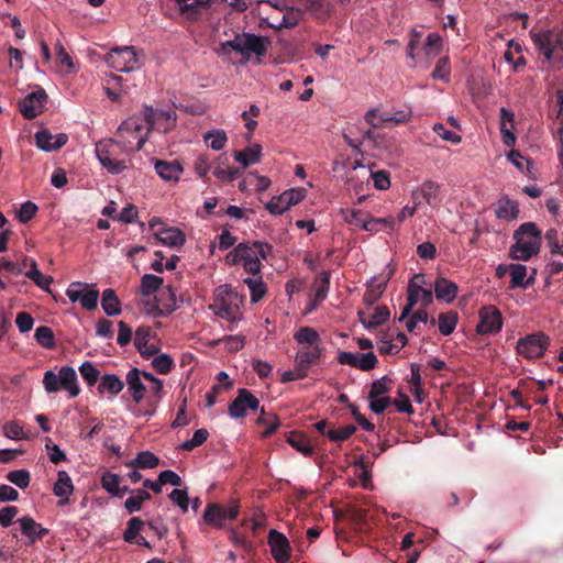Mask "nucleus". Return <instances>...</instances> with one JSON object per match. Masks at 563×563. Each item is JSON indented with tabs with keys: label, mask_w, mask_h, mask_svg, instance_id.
Segmentation results:
<instances>
[{
	"label": "nucleus",
	"mask_w": 563,
	"mask_h": 563,
	"mask_svg": "<svg viewBox=\"0 0 563 563\" xmlns=\"http://www.w3.org/2000/svg\"><path fill=\"white\" fill-rule=\"evenodd\" d=\"M516 243L510 247V255L515 260L528 261L539 253L541 232L533 222L522 223L514 233Z\"/></svg>",
	"instance_id": "7ed1b4c3"
},
{
	"label": "nucleus",
	"mask_w": 563,
	"mask_h": 563,
	"mask_svg": "<svg viewBox=\"0 0 563 563\" xmlns=\"http://www.w3.org/2000/svg\"><path fill=\"white\" fill-rule=\"evenodd\" d=\"M356 427L354 424H347L340 429H329L327 432V437L329 440L333 442H340L347 440L351 435L356 432Z\"/></svg>",
	"instance_id": "6e6d98bb"
},
{
	"label": "nucleus",
	"mask_w": 563,
	"mask_h": 563,
	"mask_svg": "<svg viewBox=\"0 0 563 563\" xmlns=\"http://www.w3.org/2000/svg\"><path fill=\"white\" fill-rule=\"evenodd\" d=\"M79 372L88 386H93L99 380L100 372L91 362H84L79 366Z\"/></svg>",
	"instance_id": "603ef678"
},
{
	"label": "nucleus",
	"mask_w": 563,
	"mask_h": 563,
	"mask_svg": "<svg viewBox=\"0 0 563 563\" xmlns=\"http://www.w3.org/2000/svg\"><path fill=\"white\" fill-rule=\"evenodd\" d=\"M336 360L342 365H350L364 372L375 368L378 362L373 352L360 354L342 351L339 352Z\"/></svg>",
	"instance_id": "ddd939ff"
},
{
	"label": "nucleus",
	"mask_w": 563,
	"mask_h": 563,
	"mask_svg": "<svg viewBox=\"0 0 563 563\" xmlns=\"http://www.w3.org/2000/svg\"><path fill=\"white\" fill-rule=\"evenodd\" d=\"M212 168L210 157L206 154L199 155L194 162V169L198 177L207 180L208 174Z\"/></svg>",
	"instance_id": "13d9d810"
},
{
	"label": "nucleus",
	"mask_w": 563,
	"mask_h": 563,
	"mask_svg": "<svg viewBox=\"0 0 563 563\" xmlns=\"http://www.w3.org/2000/svg\"><path fill=\"white\" fill-rule=\"evenodd\" d=\"M324 351V346L299 347L295 354L296 367H299L308 376L310 368L320 363Z\"/></svg>",
	"instance_id": "2eb2a0df"
},
{
	"label": "nucleus",
	"mask_w": 563,
	"mask_h": 563,
	"mask_svg": "<svg viewBox=\"0 0 563 563\" xmlns=\"http://www.w3.org/2000/svg\"><path fill=\"white\" fill-rule=\"evenodd\" d=\"M433 291L438 300L450 303L456 298L459 286L448 278L438 277L433 285Z\"/></svg>",
	"instance_id": "5701e85b"
},
{
	"label": "nucleus",
	"mask_w": 563,
	"mask_h": 563,
	"mask_svg": "<svg viewBox=\"0 0 563 563\" xmlns=\"http://www.w3.org/2000/svg\"><path fill=\"white\" fill-rule=\"evenodd\" d=\"M427 287L426 276L422 273L415 274L408 283L407 295L420 298L421 288Z\"/></svg>",
	"instance_id": "4d7b16f0"
},
{
	"label": "nucleus",
	"mask_w": 563,
	"mask_h": 563,
	"mask_svg": "<svg viewBox=\"0 0 563 563\" xmlns=\"http://www.w3.org/2000/svg\"><path fill=\"white\" fill-rule=\"evenodd\" d=\"M128 390L133 400L139 404L144 398L146 388L141 380V371L136 367L131 368L126 374Z\"/></svg>",
	"instance_id": "bb28decb"
},
{
	"label": "nucleus",
	"mask_w": 563,
	"mask_h": 563,
	"mask_svg": "<svg viewBox=\"0 0 563 563\" xmlns=\"http://www.w3.org/2000/svg\"><path fill=\"white\" fill-rule=\"evenodd\" d=\"M154 234L158 242L170 247L183 246L186 242L183 231L174 227H162Z\"/></svg>",
	"instance_id": "4be33fe9"
},
{
	"label": "nucleus",
	"mask_w": 563,
	"mask_h": 563,
	"mask_svg": "<svg viewBox=\"0 0 563 563\" xmlns=\"http://www.w3.org/2000/svg\"><path fill=\"white\" fill-rule=\"evenodd\" d=\"M532 42L540 55H543L548 63L554 59L559 49V33L553 31H540L531 34Z\"/></svg>",
	"instance_id": "f8f14e48"
},
{
	"label": "nucleus",
	"mask_w": 563,
	"mask_h": 563,
	"mask_svg": "<svg viewBox=\"0 0 563 563\" xmlns=\"http://www.w3.org/2000/svg\"><path fill=\"white\" fill-rule=\"evenodd\" d=\"M168 497L174 504H176L183 510V512H186L188 510L189 497L185 489H173Z\"/></svg>",
	"instance_id": "0e129e2a"
},
{
	"label": "nucleus",
	"mask_w": 563,
	"mask_h": 563,
	"mask_svg": "<svg viewBox=\"0 0 563 563\" xmlns=\"http://www.w3.org/2000/svg\"><path fill=\"white\" fill-rule=\"evenodd\" d=\"M271 553L277 563H286L291 555V547L284 533L272 529L268 532Z\"/></svg>",
	"instance_id": "dca6fc26"
},
{
	"label": "nucleus",
	"mask_w": 563,
	"mask_h": 563,
	"mask_svg": "<svg viewBox=\"0 0 563 563\" xmlns=\"http://www.w3.org/2000/svg\"><path fill=\"white\" fill-rule=\"evenodd\" d=\"M375 188L386 190L390 187L389 173L386 170L371 172Z\"/></svg>",
	"instance_id": "338daca9"
},
{
	"label": "nucleus",
	"mask_w": 563,
	"mask_h": 563,
	"mask_svg": "<svg viewBox=\"0 0 563 563\" xmlns=\"http://www.w3.org/2000/svg\"><path fill=\"white\" fill-rule=\"evenodd\" d=\"M390 278V273L388 274V276L385 278V279H379L377 277H374L371 283L367 285V289L364 294V302L366 305H373L375 303L379 298L380 296L383 295V292L385 291L386 287H387V283Z\"/></svg>",
	"instance_id": "7c9ffc66"
},
{
	"label": "nucleus",
	"mask_w": 563,
	"mask_h": 563,
	"mask_svg": "<svg viewBox=\"0 0 563 563\" xmlns=\"http://www.w3.org/2000/svg\"><path fill=\"white\" fill-rule=\"evenodd\" d=\"M287 442L305 456H311L313 454V448L310 444L309 439L301 432H290L287 438Z\"/></svg>",
	"instance_id": "c9c22d12"
},
{
	"label": "nucleus",
	"mask_w": 563,
	"mask_h": 563,
	"mask_svg": "<svg viewBox=\"0 0 563 563\" xmlns=\"http://www.w3.org/2000/svg\"><path fill=\"white\" fill-rule=\"evenodd\" d=\"M451 75V65L449 56L441 57L431 73V77L435 80L449 81Z\"/></svg>",
	"instance_id": "49530a36"
},
{
	"label": "nucleus",
	"mask_w": 563,
	"mask_h": 563,
	"mask_svg": "<svg viewBox=\"0 0 563 563\" xmlns=\"http://www.w3.org/2000/svg\"><path fill=\"white\" fill-rule=\"evenodd\" d=\"M459 322V314L456 311H448L439 314L438 323L439 331L442 335H450L454 332Z\"/></svg>",
	"instance_id": "4c0bfd02"
},
{
	"label": "nucleus",
	"mask_w": 563,
	"mask_h": 563,
	"mask_svg": "<svg viewBox=\"0 0 563 563\" xmlns=\"http://www.w3.org/2000/svg\"><path fill=\"white\" fill-rule=\"evenodd\" d=\"M510 288H526L525 278L527 276V267L521 264L510 266Z\"/></svg>",
	"instance_id": "de8ad7c7"
},
{
	"label": "nucleus",
	"mask_w": 563,
	"mask_h": 563,
	"mask_svg": "<svg viewBox=\"0 0 563 563\" xmlns=\"http://www.w3.org/2000/svg\"><path fill=\"white\" fill-rule=\"evenodd\" d=\"M256 422L257 424L266 427L263 432L264 438L273 435L280 424L278 417L274 413L266 415L264 408L261 409V416L257 418Z\"/></svg>",
	"instance_id": "79ce46f5"
},
{
	"label": "nucleus",
	"mask_w": 563,
	"mask_h": 563,
	"mask_svg": "<svg viewBox=\"0 0 563 563\" xmlns=\"http://www.w3.org/2000/svg\"><path fill=\"white\" fill-rule=\"evenodd\" d=\"M133 152L134 146L118 137L102 140L96 144V154L100 164L113 175L121 174L129 167Z\"/></svg>",
	"instance_id": "f257e3e1"
},
{
	"label": "nucleus",
	"mask_w": 563,
	"mask_h": 563,
	"mask_svg": "<svg viewBox=\"0 0 563 563\" xmlns=\"http://www.w3.org/2000/svg\"><path fill=\"white\" fill-rule=\"evenodd\" d=\"M46 100L47 95L44 89H38L29 93L19 103L21 114L27 120L36 118L42 113Z\"/></svg>",
	"instance_id": "4468645a"
},
{
	"label": "nucleus",
	"mask_w": 563,
	"mask_h": 563,
	"mask_svg": "<svg viewBox=\"0 0 563 563\" xmlns=\"http://www.w3.org/2000/svg\"><path fill=\"white\" fill-rule=\"evenodd\" d=\"M479 322L476 332L481 335L496 334L503 328V316L495 306H484L481 308Z\"/></svg>",
	"instance_id": "9d476101"
},
{
	"label": "nucleus",
	"mask_w": 563,
	"mask_h": 563,
	"mask_svg": "<svg viewBox=\"0 0 563 563\" xmlns=\"http://www.w3.org/2000/svg\"><path fill=\"white\" fill-rule=\"evenodd\" d=\"M203 140L207 146L211 147L214 151H220L224 147L228 137L223 130L218 129L207 132L203 135Z\"/></svg>",
	"instance_id": "c03bdc74"
},
{
	"label": "nucleus",
	"mask_w": 563,
	"mask_h": 563,
	"mask_svg": "<svg viewBox=\"0 0 563 563\" xmlns=\"http://www.w3.org/2000/svg\"><path fill=\"white\" fill-rule=\"evenodd\" d=\"M99 291L97 289H90L82 292L80 298V305L84 309L91 311L98 306Z\"/></svg>",
	"instance_id": "69168bd1"
},
{
	"label": "nucleus",
	"mask_w": 563,
	"mask_h": 563,
	"mask_svg": "<svg viewBox=\"0 0 563 563\" xmlns=\"http://www.w3.org/2000/svg\"><path fill=\"white\" fill-rule=\"evenodd\" d=\"M37 211L38 208L34 202L26 201L22 203L18 212L20 222L27 223L31 219H33L36 216Z\"/></svg>",
	"instance_id": "680f3d73"
},
{
	"label": "nucleus",
	"mask_w": 563,
	"mask_h": 563,
	"mask_svg": "<svg viewBox=\"0 0 563 563\" xmlns=\"http://www.w3.org/2000/svg\"><path fill=\"white\" fill-rule=\"evenodd\" d=\"M43 385L48 394L57 393L63 387L59 374L57 375L53 371H46L44 373Z\"/></svg>",
	"instance_id": "bf43d9fd"
},
{
	"label": "nucleus",
	"mask_w": 563,
	"mask_h": 563,
	"mask_svg": "<svg viewBox=\"0 0 563 563\" xmlns=\"http://www.w3.org/2000/svg\"><path fill=\"white\" fill-rule=\"evenodd\" d=\"M7 479L19 488L24 489L30 485L31 475L26 470H16L9 472L7 474Z\"/></svg>",
	"instance_id": "864d4df0"
},
{
	"label": "nucleus",
	"mask_w": 563,
	"mask_h": 563,
	"mask_svg": "<svg viewBox=\"0 0 563 563\" xmlns=\"http://www.w3.org/2000/svg\"><path fill=\"white\" fill-rule=\"evenodd\" d=\"M177 114L174 110H158L152 107H145L144 121L147 124V132L157 130L167 133L176 125Z\"/></svg>",
	"instance_id": "423d86ee"
},
{
	"label": "nucleus",
	"mask_w": 563,
	"mask_h": 563,
	"mask_svg": "<svg viewBox=\"0 0 563 563\" xmlns=\"http://www.w3.org/2000/svg\"><path fill=\"white\" fill-rule=\"evenodd\" d=\"M59 377L62 386L68 390L71 398L78 396L80 388L77 385V374L71 366H63L59 369Z\"/></svg>",
	"instance_id": "2f4dec72"
},
{
	"label": "nucleus",
	"mask_w": 563,
	"mask_h": 563,
	"mask_svg": "<svg viewBox=\"0 0 563 563\" xmlns=\"http://www.w3.org/2000/svg\"><path fill=\"white\" fill-rule=\"evenodd\" d=\"M233 157L235 162L241 164V169L247 168L249 166L256 164L262 157V146L260 144H253L245 147L242 151H234Z\"/></svg>",
	"instance_id": "a878e982"
},
{
	"label": "nucleus",
	"mask_w": 563,
	"mask_h": 563,
	"mask_svg": "<svg viewBox=\"0 0 563 563\" xmlns=\"http://www.w3.org/2000/svg\"><path fill=\"white\" fill-rule=\"evenodd\" d=\"M307 190L305 188H291L285 190L277 197H273L267 203L266 209L272 214H282L288 210L291 206H295L302 201L306 197Z\"/></svg>",
	"instance_id": "1a4fd4ad"
},
{
	"label": "nucleus",
	"mask_w": 563,
	"mask_h": 563,
	"mask_svg": "<svg viewBox=\"0 0 563 563\" xmlns=\"http://www.w3.org/2000/svg\"><path fill=\"white\" fill-rule=\"evenodd\" d=\"M209 437L207 429H198L195 431L192 438L180 444V449L184 451H192L195 448L202 445Z\"/></svg>",
	"instance_id": "3c124183"
},
{
	"label": "nucleus",
	"mask_w": 563,
	"mask_h": 563,
	"mask_svg": "<svg viewBox=\"0 0 563 563\" xmlns=\"http://www.w3.org/2000/svg\"><path fill=\"white\" fill-rule=\"evenodd\" d=\"M74 490V485L70 476L65 471H59L57 474V481L54 484L53 493L59 498H66L69 501V496Z\"/></svg>",
	"instance_id": "473e14b6"
},
{
	"label": "nucleus",
	"mask_w": 563,
	"mask_h": 563,
	"mask_svg": "<svg viewBox=\"0 0 563 563\" xmlns=\"http://www.w3.org/2000/svg\"><path fill=\"white\" fill-rule=\"evenodd\" d=\"M224 343L229 352H238L244 346V338L241 335H227L219 340Z\"/></svg>",
	"instance_id": "774afa93"
},
{
	"label": "nucleus",
	"mask_w": 563,
	"mask_h": 563,
	"mask_svg": "<svg viewBox=\"0 0 563 563\" xmlns=\"http://www.w3.org/2000/svg\"><path fill=\"white\" fill-rule=\"evenodd\" d=\"M144 122V118H128L119 126L117 131V137L120 141L129 142V145L134 146V152L142 150L147 140V133L142 134Z\"/></svg>",
	"instance_id": "39448f33"
},
{
	"label": "nucleus",
	"mask_w": 563,
	"mask_h": 563,
	"mask_svg": "<svg viewBox=\"0 0 563 563\" xmlns=\"http://www.w3.org/2000/svg\"><path fill=\"white\" fill-rule=\"evenodd\" d=\"M294 340L300 345L306 346H323L318 331L311 327H301L294 333Z\"/></svg>",
	"instance_id": "c85d7f7f"
},
{
	"label": "nucleus",
	"mask_w": 563,
	"mask_h": 563,
	"mask_svg": "<svg viewBox=\"0 0 563 563\" xmlns=\"http://www.w3.org/2000/svg\"><path fill=\"white\" fill-rule=\"evenodd\" d=\"M145 526V522L140 517H132L123 532V540L130 544H137L147 549H152L151 543L142 536L140 531Z\"/></svg>",
	"instance_id": "412c9836"
},
{
	"label": "nucleus",
	"mask_w": 563,
	"mask_h": 563,
	"mask_svg": "<svg viewBox=\"0 0 563 563\" xmlns=\"http://www.w3.org/2000/svg\"><path fill=\"white\" fill-rule=\"evenodd\" d=\"M390 316L389 309L386 306L376 307L374 312L369 316L368 320L361 319L363 325L367 329H374L385 323Z\"/></svg>",
	"instance_id": "a19ab883"
},
{
	"label": "nucleus",
	"mask_w": 563,
	"mask_h": 563,
	"mask_svg": "<svg viewBox=\"0 0 563 563\" xmlns=\"http://www.w3.org/2000/svg\"><path fill=\"white\" fill-rule=\"evenodd\" d=\"M159 464V459L150 451L140 452L136 457L128 463V466L134 468H154Z\"/></svg>",
	"instance_id": "ea45409f"
},
{
	"label": "nucleus",
	"mask_w": 563,
	"mask_h": 563,
	"mask_svg": "<svg viewBox=\"0 0 563 563\" xmlns=\"http://www.w3.org/2000/svg\"><path fill=\"white\" fill-rule=\"evenodd\" d=\"M369 217V214L363 212L362 210H351L346 216L345 220L347 223L355 225L361 229H368V225L366 224V220Z\"/></svg>",
	"instance_id": "052dcab7"
},
{
	"label": "nucleus",
	"mask_w": 563,
	"mask_h": 563,
	"mask_svg": "<svg viewBox=\"0 0 563 563\" xmlns=\"http://www.w3.org/2000/svg\"><path fill=\"white\" fill-rule=\"evenodd\" d=\"M34 338L36 342L45 349H53L55 346L53 330L46 325L38 327L35 330Z\"/></svg>",
	"instance_id": "a18cd8bd"
},
{
	"label": "nucleus",
	"mask_w": 563,
	"mask_h": 563,
	"mask_svg": "<svg viewBox=\"0 0 563 563\" xmlns=\"http://www.w3.org/2000/svg\"><path fill=\"white\" fill-rule=\"evenodd\" d=\"M548 345L549 338L544 333H532L518 341L517 352L526 358H539L543 356Z\"/></svg>",
	"instance_id": "6e6552de"
},
{
	"label": "nucleus",
	"mask_w": 563,
	"mask_h": 563,
	"mask_svg": "<svg viewBox=\"0 0 563 563\" xmlns=\"http://www.w3.org/2000/svg\"><path fill=\"white\" fill-rule=\"evenodd\" d=\"M269 43V40L264 36L252 33H238L233 40L220 44L218 54L229 55L231 51H234L243 57V63H246L252 55H256L257 57L264 56Z\"/></svg>",
	"instance_id": "f03ea898"
},
{
	"label": "nucleus",
	"mask_w": 563,
	"mask_h": 563,
	"mask_svg": "<svg viewBox=\"0 0 563 563\" xmlns=\"http://www.w3.org/2000/svg\"><path fill=\"white\" fill-rule=\"evenodd\" d=\"M155 170L165 180H178L183 166L177 161H156Z\"/></svg>",
	"instance_id": "c756f323"
},
{
	"label": "nucleus",
	"mask_w": 563,
	"mask_h": 563,
	"mask_svg": "<svg viewBox=\"0 0 563 563\" xmlns=\"http://www.w3.org/2000/svg\"><path fill=\"white\" fill-rule=\"evenodd\" d=\"M101 307L107 316L121 313V302L113 289L108 288L102 292Z\"/></svg>",
	"instance_id": "72a5a7b5"
},
{
	"label": "nucleus",
	"mask_w": 563,
	"mask_h": 563,
	"mask_svg": "<svg viewBox=\"0 0 563 563\" xmlns=\"http://www.w3.org/2000/svg\"><path fill=\"white\" fill-rule=\"evenodd\" d=\"M495 216L498 219L507 221L516 220L519 216V205L507 196H504L497 201Z\"/></svg>",
	"instance_id": "cd10ccee"
},
{
	"label": "nucleus",
	"mask_w": 563,
	"mask_h": 563,
	"mask_svg": "<svg viewBox=\"0 0 563 563\" xmlns=\"http://www.w3.org/2000/svg\"><path fill=\"white\" fill-rule=\"evenodd\" d=\"M120 485V476L110 472H107L101 477V486L109 494L113 495Z\"/></svg>",
	"instance_id": "e2e57ef3"
},
{
	"label": "nucleus",
	"mask_w": 563,
	"mask_h": 563,
	"mask_svg": "<svg viewBox=\"0 0 563 563\" xmlns=\"http://www.w3.org/2000/svg\"><path fill=\"white\" fill-rule=\"evenodd\" d=\"M164 280L162 277L153 275V274H145L141 278V294L142 296H150L154 292H156L163 285Z\"/></svg>",
	"instance_id": "37998d69"
},
{
	"label": "nucleus",
	"mask_w": 563,
	"mask_h": 563,
	"mask_svg": "<svg viewBox=\"0 0 563 563\" xmlns=\"http://www.w3.org/2000/svg\"><path fill=\"white\" fill-rule=\"evenodd\" d=\"M26 263H30V269L25 272V277L31 279L37 287L43 290H48L49 285L53 283V278L51 276L44 275L37 268V263L34 258L24 256L22 260L23 267L26 268Z\"/></svg>",
	"instance_id": "393cba45"
},
{
	"label": "nucleus",
	"mask_w": 563,
	"mask_h": 563,
	"mask_svg": "<svg viewBox=\"0 0 563 563\" xmlns=\"http://www.w3.org/2000/svg\"><path fill=\"white\" fill-rule=\"evenodd\" d=\"M21 533L26 537L25 545L31 547L48 534L49 530L36 522L31 516H24L18 520Z\"/></svg>",
	"instance_id": "a211bd4d"
},
{
	"label": "nucleus",
	"mask_w": 563,
	"mask_h": 563,
	"mask_svg": "<svg viewBox=\"0 0 563 563\" xmlns=\"http://www.w3.org/2000/svg\"><path fill=\"white\" fill-rule=\"evenodd\" d=\"M238 515L239 504L236 500H231L227 506L208 504L203 512V520L214 528H221L225 520H234Z\"/></svg>",
	"instance_id": "0eeeda50"
},
{
	"label": "nucleus",
	"mask_w": 563,
	"mask_h": 563,
	"mask_svg": "<svg viewBox=\"0 0 563 563\" xmlns=\"http://www.w3.org/2000/svg\"><path fill=\"white\" fill-rule=\"evenodd\" d=\"M175 365V362L172 356L168 354H161L152 361V366L154 369L162 374L167 375L172 372L173 367Z\"/></svg>",
	"instance_id": "8fccbe9b"
},
{
	"label": "nucleus",
	"mask_w": 563,
	"mask_h": 563,
	"mask_svg": "<svg viewBox=\"0 0 563 563\" xmlns=\"http://www.w3.org/2000/svg\"><path fill=\"white\" fill-rule=\"evenodd\" d=\"M244 283L249 286V289L251 291L252 302L260 301L266 294V286L261 279H254L249 277L244 279Z\"/></svg>",
	"instance_id": "5fc2aeb1"
},
{
	"label": "nucleus",
	"mask_w": 563,
	"mask_h": 563,
	"mask_svg": "<svg viewBox=\"0 0 563 563\" xmlns=\"http://www.w3.org/2000/svg\"><path fill=\"white\" fill-rule=\"evenodd\" d=\"M145 309L148 314H151L154 318L157 317H165L170 314L177 309V306L173 301L170 302H164V308L159 303L158 298L154 297L153 300H147L145 302Z\"/></svg>",
	"instance_id": "e433bc0d"
},
{
	"label": "nucleus",
	"mask_w": 563,
	"mask_h": 563,
	"mask_svg": "<svg viewBox=\"0 0 563 563\" xmlns=\"http://www.w3.org/2000/svg\"><path fill=\"white\" fill-rule=\"evenodd\" d=\"M106 63L119 73H130L140 68V60L133 46L112 48L106 56Z\"/></svg>",
	"instance_id": "20e7f679"
},
{
	"label": "nucleus",
	"mask_w": 563,
	"mask_h": 563,
	"mask_svg": "<svg viewBox=\"0 0 563 563\" xmlns=\"http://www.w3.org/2000/svg\"><path fill=\"white\" fill-rule=\"evenodd\" d=\"M35 141L37 147L52 152L63 147L67 143L68 136L65 133L53 135L47 129H43L35 134Z\"/></svg>",
	"instance_id": "aec40b11"
},
{
	"label": "nucleus",
	"mask_w": 563,
	"mask_h": 563,
	"mask_svg": "<svg viewBox=\"0 0 563 563\" xmlns=\"http://www.w3.org/2000/svg\"><path fill=\"white\" fill-rule=\"evenodd\" d=\"M258 408L260 400L249 389L240 388L229 406V415L234 419L244 418L247 410L256 411Z\"/></svg>",
	"instance_id": "9b49d317"
},
{
	"label": "nucleus",
	"mask_w": 563,
	"mask_h": 563,
	"mask_svg": "<svg viewBox=\"0 0 563 563\" xmlns=\"http://www.w3.org/2000/svg\"><path fill=\"white\" fill-rule=\"evenodd\" d=\"M330 289V273L321 272L317 275L314 280V301L321 302L323 301Z\"/></svg>",
	"instance_id": "58836bf2"
},
{
	"label": "nucleus",
	"mask_w": 563,
	"mask_h": 563,
	"mask_svg": "<svg viewBox=\"0 0 563 563\" xmlns=\"http://www.w3.org/2000/svg\"><path fill=\"white\" fill-rule=\"evenodd\" d=\"M124 388V383L114 374H106L100 378L98 391L100 394L109 393L113 396L118 395Z\"/></svg>",
	"instance_id": "f704fd0d"
},
{
	"label": "nucleus",
	"mask_w": 563,
	"mask_h": 563,
	"mask_svg": "<svg viewBox=\"0 0 563 563\" xmlns=\"http://www.w3.org/2000/svg\"><path fill=\"white\" fill-rule=\"evenodd\" d=\"M439 194L440 185L435 181L427 180L418 189L412 191L411 197L417 206H420L423 200L431 208H437L441 202Z\"/></svg>",
	"instance_id": "f3484780"
},
{
	"label": "nucleus",
	"mask_w": 563,
	"mask_h": 563,
	"mask_svg": "<svg viewBox=\"0 0 563 563\" xmlns=\"http://www.w3.org/2000/svg\"><path fill=\"white\" fill-rule=\"evenodd\" d=\"M393 380L388 376L374 380L368 393V398H377L390 390Z\"/></svg>",
	"instance_id": "09e8293b"
},
{
	"label": "nucleus",
	"mask_w": 563,
	"mask_h": 563,
	"mask_svg": "<svg viewBox=\"0 0 563 563\" xmlns=\"http://www.w3.org/2000/svg\"><path fill=\"white\" fill-rule=\"evenodd\" d=\"M211 0H176L178 10L189 20H198L203 10L210 7Z\"/></svg>",
	"instance_id": "b1692460"
},
{
	"label": "nucleus",
	"mask_w": 563,
	"mask_h": 563,
	"mask_svg": "<svg viewBox=\"0 0 563 563\" xmlns=\"http://www.w3.org/2000/svg\"><path fill=\"white\" fill-rule=\"evenodd\" d=\"M212 173L220 181L231 183L242 175V169L230 166L227 153H222L214 158Z\"/></svg>",
	"instance_id": "6ab92c4d"
}]
</instances>
